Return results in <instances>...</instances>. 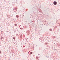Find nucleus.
I'll list each match as a JSON object with an SVG mask.
<instances>
[{"instance_id":"obj_1","label":"nucleus","mask_w":60,"mask_h":60,"mask_svg":"<svg viewBox=\"0 0 60 60\" xmlns=\"http://www.w3.org/2000/svg\"><path fill=\"white\" fill-rule=\"evenodd\" d=\"M57 4V3L56 2V1H54L53 2V4L54 5H56Z\"/></svg>"},{"instance_id":"obj_2","label":"nucleus","mask_w":60,"mask_h":60,"mask_svg":"<svg viewBox=\"0 0 60 60\" xmlns=\"http://www.w3.org/2000/svg\"><path fill=\"white\" fill-rule=\"evenodd\" d=\"M16 17H17V18H18L19 17V16L18 15H16Z\"/></svg>"},{"instance_id":"obj_3","label":"nucleus","mask_w":60,"mask_h":60,"mask_svg":"<svg viewBox=\"0 0 60 60\" xmlns=\"http://www.w3.org/2000/svg\"><path fill=\"white\" fill-rule=\"evenodd\" d=\"M50 31H51L52 30V29H50Z\"/></svg>"},{"instance_id":"obj_4","label":"nucleus","mask_w":60,"mask_h":60,"mask_svg":"<svg viewBox=\"0 0 60 60\" xmlns=\"http://www.w3.org/2000/svg\"><path fill=\"white\" fill-rule=\"evenodd\" d=\"M15 26H17V25L16 24H15Z\"/></svg>"},{"instance_id":"obj_5","label":"nucleus","mask_w":60,"mask_h":60,"mask_svg":"<svg viewBox=\"0 0 60 60\" xmlns=\"http://www.w3.org/2000/svg\"><path fill=\"white\" fill-rule=\"evenodd\" d=\"M30 54H32V52H30Z\"/></svg>"},{"instance_id":"obj_6","label":"nucleus","mask_w":60,"mask_h":60,"mask_svg":"<svg viewBox=\"0 0 60 60\" xmlns=\"http://www.w3.org/2000/svg\"><path fill=\"white\" fill-rule=\"evenodd\" d=\"M13 39H14V40H15V37H14Z\"/></svg>"}]
</instances>
